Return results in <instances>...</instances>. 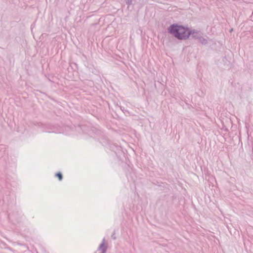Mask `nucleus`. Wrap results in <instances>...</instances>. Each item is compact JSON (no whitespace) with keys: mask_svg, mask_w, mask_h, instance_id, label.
I'll return each mask as SVG.
<instances>
[{"mask_svg":"<svg viewBox=\"0 0 253 253\" xmlns=\"http://www.w3.org/2000/svg\"><path fill=\"white\" fill-rule=\"evenodd\" d=\"M169 34L173 35L175 38L179 40H185L188 39L191 35L192 38L199 40L201 36L200 31L195 30H190L187 27L180 25L177 24H172L168 29Z\"/></svg>","mask_w":253,"mask_h":253,"instance_id":"f257e3e1","label":"nucleus"},{"mask_svg":"<svg viewBox=\"0 0 253 253\" xmlns=\"http://www.w3.org/2000/svg\"><path fill=\"white\" fill-rule=\"evenodd\" d=\"M75 129L79 133L83 132L84 133L87 134L90 136H92V133L94 132L96 135L100 134L101 133V131L100 130L96 128L93 129L84 125H79L77 126H75Z\"/></svg>","mask_w":253,"mask_h":253,"instance_id":"f03ea898","label":"nucleus"},{"mask_svg":"<svg viewBox=\"0 0 253 253\" xmlns=\"http://www.w3.org/2000/svg\"><path fill=\"white\" fill-rule=\"evenodd\" d=\"M39 126H43V129L42 131L47 132L48 133H61V131L58 129V127L55 126L51 124H46L43 125L42 124L39 123L38 124Z\"/></svg>","mask_w":253,"mask_h":253,"instance_id":"7ed1b4c3","label":"nucleus"},{"mask_svg":"<svg viewBox=\"0 0 253 253\" xmlns=\"http://www.w3.org/2000/svg\"><path fill=\"white\" fill-rule=\"evenodd\" d=\"M104 143V145L109 148V149L115 153L117 151L120 150L121 147L117 144L110 142L108 140L105 139V141L103 142Z\"/></svg>","mask_w":253,"mask_h":253,"instance_id":"20e7f679","label":"nucleus"},{"mask_svg":"<svg viewBox=\"0 0 253 253\" xmlns=\"http://www.w3.org/2000/svg\"><path fill=\"white\" fill-rule=\"evenodd\" d=\"M199 42L203 45H206L208 43V40L202 36L199 39Z\"/></svg>","mask_w":253,"mask_h":253,"instance_id":"39448f33","label":"nucleus"},{"mask_svg":"<svg viewBox=\"0 0 253 253\" xmlns=\"http://www.w3.org/2000/svg\"><path fill=\"white\" fill-rule=\"evenodd\" d=\"M55 176L57 177L60 181L63 179L62 174L60 172L56 173Z\"/></svg>","mask_w":253,"mask_h":253,"instance_id":"423d86ee","label":"nucleus"},{"mask_svg":"<svg viewBox=\"0 0 253 253\" xmlns=\"http://www.w3.org/2000/svg\"><path fill=\"white\" fill-rule=\"evenodd\" d=\"M126 4L129 6L132 4V0H125Z\"/></svg>","mask_w":253,"mask_h":253,"instance_id":"0eeeda50","label":"nucleus"},{"mask_svg":"<svg viewBox=\"0 0 253 253\" xmlns=\"http://www.w3.org/2000/svg\"><path fill=\"white\" fill-rule=\"evenodd\" d=\"M111 237L113 240L116 239V236H115V232L114 231L111 235Z\"/></svg>","mask_w":253,"mask_h":253,"instance_id":"6e6552de","label":"nucleus"},{"mask_svg":"<svg viewBox=\"0 0 253 253\" xmlns=\"http://www.w3.org/2000/svg\"><path fill=\"white\" fill-rule=\"evenodd\" d=\"M12 216V214H8V217L9 218H10V217H11Z\"/></svg>","mask_w":253,"mask_h":253,"instance_id":"1a4fd4ad","label":"nucleus"},{"mask_svg":"<svg viewBox=\"0 0 253 253\" xmlns=\"http://www.w3.org/2000/svg\"><path fill=\"white\" fill-rule=\"evenodd\" d=\"M121 110H122L123 111H124V109H122V107L121 108Z\"/></svg>","mask_w":253,"mask_h":253,"instance_id":"9d476101","label":"nucleus"}]
</instances>
